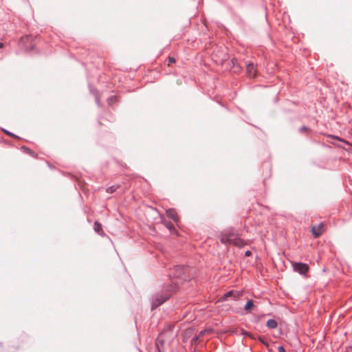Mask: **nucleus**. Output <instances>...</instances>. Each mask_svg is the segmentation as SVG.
Wrapping results in <instances>:
<instances>
[{"instance_id": "nucleus-17", "label": "nucleus", "mask_w": 352, "mask_h": 352, "mask_svg": "<svg viewBox=\"0 0 352 352\" xmlns=\"http://www.w3.org/2000/svg\"><path fill=\"white\" fill-rule=\"evenodd\" d=\"M209 332H210V330H209V329H204V330L201 331L199 336L197 337H196V340L201 338V336L205 335L206 333H209Z\"/></svg>"}, {"instance_id": "nucleus-22", "label": "nucleus", "mask_w": 352, "mask_h": 352, "mask_svg": "<svg viewBox=\"0 0 352 352\" xmlns=\"http://www.w3.org/2000/svg\"><path fill=\"white\" fill-rule=\"evenodd\" d=\"M29 36H22L21 38H20V42L21 43H25L26 41H28L29 39Z\"/></svg>"}, {"instance_id": "nucleus-5", "label": "nucleus", "mask_w": 352, "mask_h": 352, "mask_svg": "<svg viewBox=\"0 0 352 352\" xmlns=\"http://www.w3.org/2000/svg\"><path fill=\"white\" fill-rule=\"evenodd\" d=\"M246 72L249 78H254L256 76V69L254 63H246Z\"/></svg>"}, {"instance_id": "nucleus-24", "label": "nucleus", "mask_w": 352, "mask_h": 352, "mask_svg": "<svg viewBox=\"0 0 352 352\" xmlns=\"http://www.w3.org/2000/svg\"><path fill=\"white\" fill-rule=\"evenodd\" d=\"M278 352H286V351L283 346H279L278 347Z\"/></svg>"}, {"instance_id": "nucleus-7", "label": "nucleus", "mask_w": 352, "mask_h": 352, "mask_svg": "<svg viewBox=\"0 0 352 352\" xmlns=\"http://www.w3.org/2000/svg\"><path fill=\"white\" fill-rule=\"evenodd\" d=\"M311 231L315 237H319L323 232V224L320 223L317 226H312Z\"/></svg>"}, {"instance_id": "nucleus-3", "label": "nucleus", "mask_w": 352, "mask_h": 352, "mask_svg": "<svg viewBox=\"0 0 352 352\" xmlns=\"http://www.w3.org/2000/svg\"><path fill=\"white\" fill-rule=\"evenodd\" d=\"M189 270V267L185 265H175L170 270L168 276L170 278V283L168 285H174L173 282L178 283V289L179 288L180 284L183 281H186L190 279L189 276H187V272Z\"/></svg>"}, {"instance_id": "nucleus-9", "label": "nucleus", "mask_w": 352, "mask_h": 352, "mask_svg": "<svg viewBox=\"0 0 352 352\" xmlns=\"http://www.w3.org/2000/svg\"><path fill=\"white\" fill-rule=\"evenodd\" d=\"M94 229L96 232L100 235L104 234V232L102 230V225L98 221H95L94 224Z\"/></svg>"}, {"instance_id": "nucleus-6", "label": "nucleus", "mask_w": 352, "mask_h": 352, "mask_svg": "<svg viewBox=\"0 0 352 352\" xmlns=\"http://www.w3.org/2000/svg\"><path fill=\"white\" fill-rule=\"evenodd\" d=\"M164 333H161L159 336L156 339L155 344L158 351H164Z\"/></svg>"}, {"instance_id": "nucleus-1", "label": "nucleus", "mask_w": 352, "mask_h": 352, "mask_svg": "<svg viewBox=\"0 0 352 352\" xmlns=\"http://www.w3.org/2000/svg\"><path fill=\"white\" fill-rule=\"evenodd\" d=\"M174 285L165 283L160 292L154 294L151 298V309L153 310L168 300L178 291V283L173 282Z\"/></svg>"}, {"instance_id": "nucleus-18", "label": "nucleus", "mask_w": 352, "mask_h": 352, "mask_svg": "<svg viewBox=\"0 0 352 352\" xmlns=\"http://www.w3.org/2000/svg\"><path fill=\"white\" fill-rule=\"evenodd\" d=\"M3 131H4V133L6 134L9 135L10 137L14 138L16 139H19V137H18L17 135H14L13 133L10 132V131H8L7 130H3Z\"/></svg>"}, {"instance_id": "nucleus-25", "label": "nucleus", "mask_w": 352, "mask_h": 352, "mask_svg": "<svg viewBox=\"0 0 352 352\" xmlns=\"http://www.w3.org/2000/svg\"><path fill=\"white\" fill-rule=\"evenodd\" d=\"M252 252L250 250H247L245 251V256L248 257V256H250L252 255Z\"/></svg>"}, {"instance_id": "nucleus-2", "label": "nucleus", "mask_w": 352, "mask_h": 352, "mask_svg": "<svg viewBox=\"0 0 352 352\" xmlns=\"http://www.w3.org/2000/svg\"><path fill=\"white\" fill-rule=\"evenodd\" d=\"M221 242L224 244H230L242 248L246 243L240 237L238 232L234 228L224 230L220 234Z\"/></svg>"}, {"instance_id": "nucleus-23", "label": "nucleus", "mask_w": 352, "mask_h": 352, "mask_svg": "<svg viewBox=\"0 0 352 352\" xmlns=\"http://www.w3.org/2000/svg\"><path fill=\"white\" fill-rule=\"evenodd\" d=\"M328 137L330 138H332V139H335V140H340V141H342V140L340 138H339L338 136H336V135H329Z\"/></svg>"}, {"instance_id": "nucleus-19", "label": "nucleus", "mask_w": 352, "mask_h": 352, "mask_svg": "<svg viewBox=\"0 0 352 352\" xmlns=\"http://www.w3.org/2000/svg\"><path fill=\"white\" fill-rule=\"evenodd\" d=\"M95 100H96V104H97L99 107H101V102H100V95L95 96Z\"/></svg>"}, {"instance_id": "nucleus-21", "label": "nucleus", "mask_w": 352, "mask_h": 352, "mask_svg": "<svg viewBox=\"0 0 352 352\" xmlns=\"http://www.w3.org/2000/svg\"><path fill=\"white\" fill-rule=\"evenodd\" d=\"M175 61L176 60L174 57H169L168 65L170 66V64L175 63Z\"/></svg>"}, {"instance_id": "nucleus-27", "label": "nucleus", "mask_w": 352, "mask_h": 352, "mask_svg": "<svg viewBox=\"0 0 352 352\" xmlns=\"http://www.w3.org/2000/svg\"><path fill=\"white\" fill-rule=\"evenodd\" d=\"M159 352H164V351H159Z\"/></svg>"}, {"instance_id": "nucleus-13", "label": "nucleus", "mask_w": 352, "mask_h": 352, "mask_svg": "<svg viewBox=\"0 0 352 352\" xmlns=\"http://www.w3.org/2000/svg\"><path fill=\"white\" fill-rule=\"evenodd\" d=\"M120 188V185H113V186H109L108 187L107 189H106V192L107 193H109V194H111L114 192H116V190L117 189H118Z\"/></svg>"}, {"instance_id": "nucleus-4", "label": "nucleus", "mask_w": 352, "mask_h": 352, "mask_svg": "<svg viewBox=\"0 0 352 352\" xmlns=\"http://www.w3.org/2000/svg\"><path fill=\"white\" fill-rule=\"evenodd\" d=\"M293 270L294 272H298L300 275H306L309 270V267L307 264L303 263H297L292 262V263Z\"/></svg>"}, {"instance_id": "nucleus-26", "label": "nucleus", "mask_w": 352, "mask_h": 352, "mask_svg": "<svg viewBox=\"0 0 352 352\" xmlns=\"http://www.w3.org/2000/svg\"><path fill=\"white\" fill-rule=\"evenodd\" d=\"M3 44L2 43H0V49L3 48Z\"/></svg>"}, {"instance_id": "nucleus-15", "label": "nucleus", "mask_w": 352, "mask_h": 352, "mask_svg": "<svg viewBox=\"0 0 352 352\" xmlns=\"http://www.w3.org/2000/svg\"><path fill=\"white\" fill-rule=\"evenodd\" d=\"M164 225L170 231L172 232L173 230H175V227H174V225L170 222V221H165L164 222Z\"/></svg>"}, {"instance_id": "nucleus-12", "label": "nucleus", "mask_w": 352, "mask_h": 352, "mask_svg": "<svg viewBox=\"0 0 352 352\" xmlns=\"http://www.w3.org/2000/svg\"><path fill=\"white\" fill-rule=\"evenodd\" d=\"M253 307H254L253 301L252 300H248V302H246V304L245 305V310L246 311V312H250V311L252 310Z\"/></svg>"}, {"instance_id": "nucleus-14", "label": "nucleus", "mask_w": 352, "mask_h": 352, "mask_svg": "<svg viewBox=\"0 0 352 352\" xmlns=\"http://www.w3.org/2000/svg\"><path fill=\"white\" fill-rule=\"evenodd\" d=\"M118 101V98L116 96H111L108 98L107 102L109 105H112Z\"/></svg>"}, {"instance_id": "nucleus-16", "label": "nucleus", "mask_w": 352, "mask_h": 352, "mask_svg": "<svg viewBox=\"0 0 352 352\" xmlns=\"http://www.w3.org/2000/svg\"><path fill=\"white\" fill-rule=\"evenodd\" d=\"M89 90H90V92L93 94V96L94 97L100 95L98 89L96 88L92 87L91 85H89Z\"/></svg>"}, {"instance_id": "nucleus-8", "label": "nucleus", "mask_w": 352, "mask_h": 352, "mask_svg": "<svg viewBox=\"0 0 352 352\" xmlns=\"http://www.w3.org/2000/svg\"><path fill=\"white\" fill-rule=\"evenodd\" d=\"M166 215L168 217L172 219L175 222H177L179 220V217L177 212L173 208H169L166 211Z\"/></svg>"}, {"instance_id": "nucleus-20", "label": "nucleus", "mask_w": 352, "mask_h": 352, "mask_svg": "<svg viewBox=\"0 0 352 352\" xmlns=\"http://www.w3.org/2000/svg\"><path fill=\"white\" fill-rule=\"evenodd\" d=\"M308 131H309V129L308 127L305 126H302L299 129V131L300 133H303V132Z\"/></svg>"}, {"instance_id": "nucleus-10", "label": "nucleus", "mask_w": 352, "mask_h": 352, "mask_svg": "<svg viewBox=\"0 0 352 352\" xmlns=\"http://www.w3.org/2000/svg\"><path fill=\"white\" fill-rule=\"evenodd\" d=\"M266 326L271 329H274L278 326V322L274 319H269L267 321Z\"/></svg>"}, {"instance_id": "nucleus-11", "label": "nucleus", "mask_w": 352, "mask_h": 352, "mask_svg": "<svg viewBox=\"0 0 352 352\" xmlns=\"http://www.w3.org/2000/svg\"><path fill=\"white\" fill-rule=\"evenodd\" d=\"M239 294L238 292H235L234 291H230L224 294V298H228V297L233 296L234 298H238Z\"/></svg>"}]
</instances>
